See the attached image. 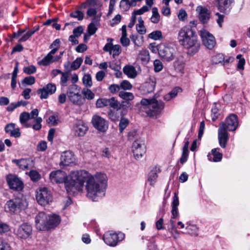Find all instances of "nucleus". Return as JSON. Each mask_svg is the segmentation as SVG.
Segmentation results:
<instances>
[{"instance_id":"nucleus-21","label":"nucleus","mask_w":250,"mask_h":250,"mask_svg":"<svg viewBox=\"0 0 250 250\" xmlns=\"http://www.w3.org/2000/svg\"><path fill=\"white\" fill-rule=\"evenodd\" d=\"M56 91V86L52 83H49L45 85L42 88L38 90L37 93L40 94V98L42 99H47L49 95L54 94Z\"/></svg>"},{"instance_id":"nucleus-34","label":"nucleus","mask_w":250,"mask_h":250,"mask_svg":"<svg viewBox=\"0 0 250 250\" xmlns=\"http://www.w3.org/2000/svg\"><path fill=\"white\" fill-rule=\"evenodd\" d=\"M30 119V114L27 112H23L20 115V122L22 125L26 127H29L31 126L30 124H27V122Z\"/></svg>"},{"instance_id":"nucleus-58","label":"nucleus","mask_w":250,"mask_h":250,"mask_svg":"<svg viewBox=\"0 0 250 250\" xmlns=\"http://www.w3.org/2000/svg\"><path fill=\"white\" fill-rule=\"evenodd\" d=\"M42 119L41 117H37L35 120V124L33 125V128L35 130H39L42 128Z\"/></svg>"},{"instance_id":"nucleus-18","label":"nucleus","mask_w":250,"mask_h":250,"mask_svg":"<svg viewBox=\"0 0 250 250\" xmlns=\"http://www.w3.org/2000/svg\"><path fill=\"white\" fill-rule=\"evenodd\" d=\"M107 41L109 42L104 45L103 48L104 51L109 52L110 55L112 54L113 58L116 56H119L122 51L120 45L118 44L113 45L111 42L113 41L112 39L108 38Z\"/></svg>"},{"instance_id":"nucleus-26","label":"nucleus","mask_w":250,"mask_h":250,"mask_svg":"<svg viewBox=\"0 0 250 250\" xmlns=\"http://www.w3.org/2000/svg\"><path fill=\"white\" fill-rule=\"evenodd\" d=\"M123 71L124 73L129 78L134 79L138 75L135 67L132 65H125L123 68Z\"/></svg>"},{"instance_id":"nucleus-35","label":"nucleus","mask_w":250,"mask_h":250,"mask_svg":"<svg viewBox=\"0 0 250 250\" xmlns=\"http://www.w3.org/2000/svg\"><path fill=\"white\" fill-rule=\"evenodd\" d=\"M152 16L150 18L151 21L153 23H158L160 20V15L157 7H153L152 9Z\"/></svg>"},{"instance_id":"nucleus-46","label":"nucleus","mask_w":250,"mask_h":250,"mask_svg":"<svg viewBox=\"0 0 250 250\" xmlns=\"http://www.w3.org/2000/svg\"><path fill=\"white\" fill-rule=\"evenodd\" d=\"M83 61V60L82 58H77L71 63V68L74 70L78 69L80 67Z\"/></svg>"},{"instance_id":"nucleus-39","label":"nucleus","mask_w":250,"mask_h":250,"mask_svg":"<svg viewBox=\"0 0 250 250\" xmlns=\"http://www.w3.org/2000/svg\"><path fill=\"white\" fill-rule=\"evenodd\" d=\"M181 91V89L180 87H176L170 91L168 94L165 96V100L166 101H170L172 98H175L178 92Z\"/></svg>"},{"instance_id":"nucleus-57","label":"nucleus","mask_w":250,"mask_h":250,"mask_svg":"<svg viewBox=\"0 0 250 250\" xmlns=\"http://www.w3.org/2000/svg\"><path fill=\"white\" fill-rule=\"evenodd\" d=\"M35 83V79L33 76L25 77L22 81V83L26 85H32Z\"/></svg>"},{"instance_id":"nucleus-62","label":"nucleus","mask_w":250,"mask_h":250,"mask_svg":"<svg viewBox=\"0 0 250 250\" xmlns=\"http://www.w3.org/2000/svg\"><path fill=\"white\" fill-rule=\"evenodd\" d=\"M36 71V68L34 65H30L29 66L25 67L23 69V71L27 74H32L34 73Z\"/></svg>"},{"instance_id":"nucleus-40","label":"nucleus","mask_w":250,"mask_h":250,"mask_svg":"<svg viewBox=\"0 0 250 250\" xmlns=\"http://www.w3.org/2000/svg\"><path fill=\"white\" fill-rule=\"evenodd\" d=\"M119 96L121 98L125 101H132L134 98L132 93L124 91H120Z\"/></svg>"},{"instance_id":"nucleus-49","label":"nucleus","mask_w":250,"mask_h":250,"mask_svg":"<svg viewBox=\"0 0 250 250\" xmlns=\"http://www.w3.org/2000/svg\"><path fill=\"white\" fill-rule=\"evenodd\" d=\"M108 99L101 98L97 100L96 105L98 108H102L108 106Z\"/></svg>"},{"instance_id":"nucleus-19","label":"nucleus","mask_w":250,"mask_h":250,"mask_svg":"<svg viewBox=\"0 0 250 250\" xmlns=\"http://www.w3.org/2000/svg\"><path fill=\"white\" fill-rule=\"evenodd\" d=\"M196 11L201 22L203 24L208 23L210 18V11L206 7L201 5L197 7Z\"/></svg>"},{"instance_id":"nucleus-24","label":"nucleus","mask_w":250,"mask_h":250,"mask_svg":"<svg viewBox=\"0 0 250 250\" xmlns=\"http://www.w3.org/2000/svg\"><path fill=\"white\" fill-rule=\"evenodd\" d=\"M12 163L16 164L22 170L28 169L33 165V161L30 159H13Z\"/></svg>"},{"instance_id":"nucleus-3","label":"nucleus","mask_w":250,"mask_h":250,"mask_svg":"<svg viewBox=\"0 0 250 250\" xmlns=\"http://www.w3.org/2000/svg\"><path fill=\"white\" fill-rule=\"evenodd\" d=\"M238 126L237 116L231 114L225 119V122L220 124L218 128V140L220 146L225 148L229 140V131H235Z\"/></svg>"},{"instance_id":"nucleus-5","label":"nucleus","mask_w":250,"mask_h":250,"mask_svg":"<svg viewBox=\"0 0 250 250\" xmlns=\"http://www.w3.org/2000/svg\"><path fill=\"white\" fill-rule=\"evenodd\" d=\"M27 206L26 200L21 196L8 201L5 205V209L7 212L18 213L25 209Z\"/></svg>"},{"instance_id":"nucleus-55","label":"nucleus","mask_w":250,"mask_h":250,"mask_svg":"<svg viewBox=\"0 0 250 250\" xmlns=\"http://www.w3.org/2000/svg\"><path fill=\"white\" fill-rule=\"evenodd\" d=\"M236 58L239 59L237 64V68L241 70L244 69V65L245 64V60L244 58H242V55L239 54L236 56Z\"/></svg>"},{"instance_id":"nucleus-48","label":"nucleus","mask_w":250,"mask_h":250,"mask_svg":"<svg viewBox=\"0 0 250 250\" xmlns=\"http://www.w3.org/2000/svg\"><path fill=\"white\" fill-rule=\"evenodd\" d=\"M129 121L128 119L124 118H122L120 120V123L119 125L120 132L122 133L123 130L127 127L128 125Z\"/></svg>"},{"instance_id":"nucleus-10","label":"nucleus","mask_w":250,"mask_h":250,"mask_svg":"<svg viewBox=\"0 0 250 250\" xmlns=\"http://www.w3.org/2000/svg\"><path fill=\"white\" fill-rule=\"evenodd\" d=\"M157 50L159 56L164 60L169 62L173 60L174 49L164 44H160L158 46Z\"/></svg>"},{"instance_id":"nucleus-9","label":"nucleus","mask_w":250,"mask_h":250,"mask_svg":"<svg viewBox=\"0 0 250 250\" xmlns=\"http://www.w3.org/2000/svg\"><path fill=\"white\" fill-rule=\"evenodd\" d=\"M50 179L52 183H64L65 187L66 189V184H70V174L67 176L66 173L63 171L58 170L54 171L50 174Z\"/></svg>"},{"instance_id":"nucleus-30","label":"nucleus","mask_w":250,"mask_h":250,"mask_svg":"<svg viewBox=\"0 0 250 250\" xmlns=\"http://www.w3.org/2000/svg\"><path fill=\"white\" fill-rule=\"evenodd\" d=\"M218 1V9L221 12H225L229 8L234 0H217Z\"/></svg>"},{"instance_id":"nucleus-31","label":"nucleus","mask_w":250,"mask_h":250,"mask_svg":"<svg viewBox=\"0 0 250 250\" xmlns=\"http://www.w3.org/2000/svg\"><path fill=\"white\" fill-rule=\"evenodd\" d=\"M138 59L143 64H147L150 60L148 51L146 49L141 50L138 54Z\"/></svg>"},{"instance_id":"nucleus-4","label":"nucleus","mask_w":250,"mask_h":250,"mask_svg":"<svg viewBox=\"0 0 250 250\" xmlns=\"http://www.w3.org/2000/svg\"><path fill=\"white\" fill-rule=\"evenodd\" d=\"M141 108L147 115L153 117L160 114L165 107L164 102L155 99H143L141 101Z\"/></svg>"},{"instance_id":"nucleus-28","label":"nucleus","mask_w":250,"mask_h":250,"mask_svg":"<svg viewBox=\"0 0 250 250\" xmlns=\"http://www.w3.org/2000/svg\"><path fill=\"white\" fill-rule=\"evenodd\" d=\"M160 172V169L157 167H153L148 175L147 181L151 186H153L158 178V173Z\"/></svg>"},{"instance_id":"nucleus-42","label":"nucleus","mask_w":250,"mask_h":250,"mask_svg":"<svg viewBox=\"0 0 250 250\" xmlns=\"http://www.w3.org/2000/svg\"><path fill=\"white\" fill-rule=\"evenodd\" d=\"M83 84L87 87H90L92 85V78L90 74H86L83 78Z\"/></svg>"},{"instance_id":"nucleus-29","label":"nucleus","mask_w":250,"mask_h":250,"mask_svg":"<svg viewBox=\"0 0 250 250\" xmlns=\"http://www.w3.org/2000/svg\"><path fill=\"white\" fill-rule=\"evenodd\" d=\"M61 221L60 217L56 214L48 215L47 218V229L57 226Z\"/></svg>"},{"instance_id":"nucleus-23","label":"nucleus","mask_w":250,"mask_h":250,"mask_svg":"<svg viewBox=\"0 0 250 250\" xmlns=\"http://www.w3.org/2000/svg\"><path fill=\"white\" fill-rule=\"evenodd\" d=\"M67 94L70 101L75 105L81 106L85 102L84 98L78 92L75 93L69 89Z\"/></svg>"},{"instance_id":"nucleus-52","label":"nucleus","mask_w":250,"mask_h":250,"mask_svg":"<svg viewBox=\"0 0 250 250\" xmlns=\"http://www.w3.org/2000/svg\"><path fill=\"white\" fill-rule=\"evenodd\" d=\"M120 5L121 8L124 11L128 10L130 6H132L131 5V1H129V0H122L120 2Z\"/></svg>"},{"instance_id":"nucleus-45","label":"nucleus","mask_w":250,"mask_h":250,"mask_svg":"<svg viewBox=\"0 0 250 250\" xmlns=\"http://www.w3.org/2000/svg\"><path fill=\"white\" fill-rule=\"evenodd\" d=\"M211 119L213 121H215L220 115L218 108L216 107V104H214L211 109Z\"/></svg>"},{"instance_id":"nucleus-54","label":"nucleus","mask_w":250,"mask_h":250,"mask_svg":"<svg viewBox=\"0 0 250 250\" xmlns=\"http://www.w3.org/2000/svg\"><path fill=\"white\" fill-rule=\"evenodd\" d=\"M35 32L36 30H29L22 36V37L19 40V42H24L26 41L32 35L35 33Z\"/></svg>"},{"instance_id":"nucleus-63","label":"nucleus","mask_w":250,"mask_h":250,"mask_svg":"<svg viewBox=\"0 0 250 250\" xmlns=\"http://www.w3.org/2000/svg\"><path fill=\"white\" fill-rule=\"evenodd\" d=\"M0 250H12L10 245L7 242H0Z\"/></svg>"},{"instance_id":"nucleus-61","label":"nucleus","mask_w":250,"mask_h":250,"mask_svg":"<svg viewBox=\"0 0 250 250\" xmlns=\"http://www.w3.org/2000/svg\"><path fill=\"white\" fill-rule=\"evenodd\" d=\"M10 230L9 226L4 223H0V234L8 232Z\"/></svg>"},{"instance_id":"nucleus-64","label":"nucleus","mask_w":250,"mask_h":250,"mask_svg":"<svg viewBox=\"0 0 250 250\" xmlns=\"http://www.w3.org/2000/svg\"><path fill=\"white\" fill-rule=\"evenodd\" d=\"M108 89L111 93L114 94L120 90V87L117 84H112L109 86Z\"/></svg>"},{"instance_id":"nucleus-44","label":"nucleus","mask_w":250,"mask_h":250,"mask_svg":"<svg viewBox=\"0 0 250 250\" xmlns=\"http://www.w3.org/2000/svg\"><path fill=\"white\" fill-rule=\"evenodd\" d=\"M46 122L51 125H57L59 122L58 116L56 115L50 116L46 120Z\"/></svg>"},{"instance_id":"nucleus-16","label":"nucleus","mask_w":250,"mask_h":250,"mask_svg":"<svg viewBox=\"0 0 250 250\" xmlns=\"http://www.w3.org/2000/svg\"><path fill=\"white\" fill-rule=\"evenodd\" d=\"M132 151L136 159L142 157L146 152V146L144 142L140 140L134 141L132 144Z\"/></svg>"},{"instance_id":"nucleus-53","label":"nucleus","mask_w":250,"mask_h":250,"mask_svg":"<svg viewBox=\"0 0 250 250\" xmlns=\"http://www.w3.org/2000/svg\"><path fill=\"white\" fill-rule=\"evenodd\" d=\"M150 39L157 40L162 38V32L159 30L153 31L148 35Z\"/></svg>"},{"instance_id":"nucleus-20","label":"nucleus","mask_w":250,"mask_h":250,"mask_svg":"<svg viewBox=\"0 0 250 250\" xmlns=\"http://www.w3.org/2000/svg\"><path fill=\"white\" fill-rule=\"evenodd\" d=\"M76 158L74 154L70 151H66L62 153L61 157V166H68L75 164Z\"/></svg>"},{"instance_id":"nucleus-11","label":"nucleus","mask_w":250,"mask_h":250,"mask_svg":"<svg viewBox=\"0 0 250 250\" xmlns=\"http://www.w3.org/2000/svg\"><path fill=\"white\" fill-rule=\"evenodd\" d=\"M156 83V79L154 76H150L139 88L143 95H146L154 91Z\"/></svg>"},{"instance_id":"nucleus-1","label":"nucleus","mask_w":250,"mask_h":250,"mask_svg":"<svg viewBox=\"0 0 250 250\" xmlns=\"http://www.w3.org/2000/svg\"><path fill=\"white\" fill-rule=\"evenodd\" d=\"M70 185L66 184L68 193H74L82 190L83 184L86 182V196L93 201H97L104 196L107 187V177L102 173L94 175L85 170H77L70 173Z\"/></svg>"},{"instance_id":"nucleus-17","label":"nucleus","mask_w":250,"mask_h":250,"mask_svg":"<svg viewBox=\"0 0 250 250\" xmlns=\"http://www.w3.org/2000/svg\"><path fill=\"white\" fill-rule=\"evenodd\" d=\"M92 123L95 128L101 132H105L108 128V122L99 115L93 116Z\"/></svg>"},{"instance_id":"nucleus-36","label":"nucleus","mask_w":250,"mask_h":250,"mask_svg":"<svg viewBox=\"0 0 250 250\" xmlns=\"http://www.w3.org/2000/svg\"><path fill=\"white\" fill-rule=\"evenodd\" d=\"M136 30L141 35L144 34L146 32V29L144 26V22L142 17L138 18V23L136 25Z\"/></svg>"},{"instance_id":"nucleus-27","label":"nucleus","mask_w":250,"mask_h":250,"mask_svg":"<svg viewBox=\"0 0 250 250\" xmlns=\"http://www.w3.org/2000/svg\"><path fill=\"white\" fill-rule=\"evenodd\" d=\"M219 148L212 149L211 153L208 155V159L210 161L214 162H220L222 159V154L219 152Z\"/></svg>"},{"instance_id":"nucleus-8","label":"nucleus","mask_w":250,"mask_h":250,"mask_svg":"<svg viewBox=\"0 0 250 250\" xmlns=\"http://www.w3.org/2000/svg\"><path fill=\"white\" fill-rule=\"evenodd\" d=\"M32 232V227L27 223H22L14 229V234L19 239H26L31 235Z\"/></svg>"},{"instance_id":"nucleus-59","label":"nucleus","mask_w":250,"mask_h":250,"mask_svg":"<svg viewBox=\"0 0 250 250\" xmlns=\"http://www.w3.org/2000/svg\"><path fill=\"white\" fill-rule=\"evenodd\" d=\"M29 176L31 179L34 181H38L40 178V174L36 170H31L29 172Z\"/></svg>"},{"instance_id":"nucleus-43","label":"nucleus","mask_w":250,"mask_h":250,"mask_svg":"<svg viewBox=\"0 0 250 250\" xmlns=\"http://www.w3.org/2000/svg\"><path fill=\"white\" fill-rule=\"evenodd\" d=\"M69 74L68 72H62L61 74V77L60 80V84L62 86H66L68 80Z\"/></svg>"},{"instance_id":"nucleus-47","label":"nucleus","mask_w":250,"mask_h":250,"mask_svg":"<svg viewBox=\"0 0 250 250\" xmlns=\"http://www.w3.org/2000/svg\"><path fill=\"white\" fill-rule=\"evenodd\" d=\"M120 87L124 90H129L132 88V85L128 81L123 80L121 82Z\"/></svg>"},{"instance_id":"nucleus-51","label":"nucleus","mask_w":250,"mask_h":250,"mask_svg":"<svg viewBox=\"0 0 250 250\" xmlns=\"http://www.w3.org/2000/svg\"><path fill=\"white\" fill-rule=\"evenodd\" d=\"M168 231L174 239H177L179 238V233L177 230L175 226L169 227L168 228Z\"/></svg>"},{"instance_id":"nucleus-12","label":"nucleus","mask_w":250,"mask_h":250,"mask_svg":"<svg viewBox=\"0 0 250 250\" xmlns=\"http://www.w3.org/2000/svg\"><path fill=\"white\" fill-rule=\"evenodd\" d=\"M200 36L203 44L208 49H212L216 44L214 37L209 32L206 30H202L200 32Z\"/></svg>"},{"instance_id":"nucleus-56","label":"nucleus","mask_w":250,"mask_h":250,"mask_svg":"<svg viewBox=\"0 0 250 250\" xmlns=\"http://www.w3.org/2000/svg\"><path fill=\"white\" fill-rule=\"evenodd\" d=\"M163 68L162 62L159 60H156L154 62V70L155 72H158L161 71Z\"/></svg>"},{"instance_id":"nucleus-33","label":"nucleus","mask_w":250,"mask_h":250,"mask_svg":"<svg viewBox=\"0 0 250 250\" xmlns=\"http://www.w3.org/2000/svg\"><path fill=\"white\" fill-rule=\"evenodd\" d=\"M186 229L187 233L191 235L197 236L198 235V228L196 225L192 224L190 222H187Z\"/></svg>"},{"instance_id":"nucleus-41","label":"nucleus","mask_w":250,"mask_h":250,"mask_svg":"<svg viewBox=\"0 0 250 250\" xmlns=\"http://www.w3.org/2000/svg\"><path fill=\"white\" fill-rule=\"evenodd\" d=\"M82 93L83 94L84 99L90 100L94 99L95 96L94 93L90 89L87 88H83L82 90Z\"/></svg>"},{"instance_id":"nucleus-2","label":"nucleus","mask_w":250,"mask_h":250,"mask_svg":"<svg viewBox=\"0 0 250 250\" xmlns=\"http://www.w3.org/2000/svg\"><path fill=\"white\" fill-rule=\"evenodd\" d=\"M179 43L188 50V54L193 55L198 52L200 43L195 32L190 26H184L178 33Z\"/></svg>"},{"instance_id":"nucleus-32","label":"nucleus","mask_w":250,"mask_h":250,"mask_svg":"<svg viewBox=\"0 0 250 250\" xmlns=\"http://www.w3.org/2000/svg\"><path fill=\"white\" fill-rule=\"evenodd\" d=\"M99 21V18L95 17L92 19V22L88 25L87 30L90 35H93L96 32Z\"/></svg>"},{"instance_id":"nucleus-37","label":"nucleus","mask_w":250,"mask_h":250,"mask_svg":"<svg viewBox=\"0 0 250 250\" xmlns=\"http://www.w3.org/2000/svg\"><path fill=\"white\" fill-rule=\"evenodd\" d=\"M54 62V57H51L47 54L45 57H44L42 60L38 62V64L39 65L47 66Z\"/></svg>"},{"instance_id":"nucleus-50","label":"nucleus","mask_w":250,"mask_h":250,"mask_svg":"<svg viewBox=\"0 0 250 250\" xmlns=\"http://www.w3.org/2000/svg\"><path fill=\"white\" fill-rule=\"evenodd\" d=\"M224 57L223 54L221 53L217 54L214 56L212 58V62L213 63L218 64L222 63L224 61Z\"/></svg>"},{"instance_id":"nucleus-25","label":"nucleus","mask_w":250,"mask_h":250,"mask_svg":"<svg viewBox=\"0 0 250 250\" xmlns=\"http://www.w3.org/2000/svg\"><path fill=\"white\" fill-rule=\"evenodd\" d=\"M4 129L6 133L9 134L11 137L18 138L21 135L19 128H16L15 124L14 123L7 124Z\"/></svg>"},{"instance_id":"nucleus-60","label":"nucleus","mask_w":250,"mask_h":250,"mask_svg":"<svg viewBox=\"0 0 250 250\" xmlns=\"http://www.w3.org/2000/svg\"><path fill=\"white\" fill-rule=\"evenodd\" d=\"M70 16L74 18H77L79 21H81L83 19V14L81 11L76 10L70 14Z\"/></svg>"},{"instance_id":"nucleus-38","label":"nucleus","mask_w":250,"mask_h":250,"mask_svg":"<svg viewBox=\"0 0 250 250\" xmlns=\"http://www.w3.org/2000/svg\"><path fill=\"white\" fill-rule=\"evenodd\" d=\"M108 106H109L117 110H118L121 108V104L114 97L108 99Z\"/></svg>"},{"instance_id":"nucleus-22","label":"nucleus","mask_w":250,"mask_h":250,"mask_svg":"<svg viewBox=\"0 0 250 250\" xmlns=\"http://www.w3.org/2000/svg\"><path fill=\"white\" fill-rule=\"evenodd\" d=\"M179 205V198L178 196V194L176 192L174 193V196L173 197V200L171 203V214L172 217L171 219L170 220V226L172 227L173 226H175L174 222L172 220V219L176 218L178 216V207Z\"/></svg>"},{"instance_id":"nucleus-7","label":"nucleus","mask_w":250,"mask_h":250,"mask_svg":"<svg viewBox=\"0 0 250 250\" xmlns=\"http://www.w3.org/2000/svg\"><path fill=\"white\" fill-rule=\"evenodd\" d=\"M36 200L38 203L45 206L53 201V197L50 191L46 188H41L36 190Z\"/></svg>"},{"instance_id":"nucleus-6","label":"nucleus","mask_w":250,"mask_h":250,"mask_svg":"<svg viewBox=\"0 0 250 250\" xmlns=\"http://www.w3.org/2000/svg\"><path fill=\"white\" fill-rule=\"evenodd\" d=\"M125 238V234L122 232H114L109 231L105 232L103 237V239L105 244L110 247L116 246L118 243Z\"/></svg>"},{"instance_id":"nucleus-14","label":"nucleus","mask_w":250,"mask_h":250,"mask_svg":"<svg viewBox=\"0 0 250 250\" xmlns=\"http://www.w3.org/2000/svg\"><path fill=\"white\" fill-rule=\"evenodd\" d=\"M7 183L11 189L15 190H21L23 188L21 180L16 175L9 174L6 176Z\"/></svg>"},{"instance_id":"nucleus-13","label":"nucleus","mask_w":250,"mask_h":250,"mask_svg":"<svg viewBox=\"0 0 250 250\" xmlns=\"http://www.w3.org/2000/svg\"><path fill=\"white\" fill-rule=\"evenodd\" d=\"M86 125L82 120L77 121L73 125L71 131L76 137H83L88 130Z\"/></svg>"},{"instance_id":"nucleus-15","label":"nucleus","mask_w":250,"mask_h":250,"mask_svg":"<svg viewBox=\"0 0 250 250\" xmlns=\"http://www.w3.org/2000/svg\"><path fill=\"white\" fill-rule=\"evenodd\" d=\"M47 215L44 212H39L35 217V224L36 228L39 230H45L47 229Z\"/></svg>"}]
</instances>
